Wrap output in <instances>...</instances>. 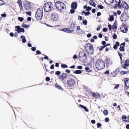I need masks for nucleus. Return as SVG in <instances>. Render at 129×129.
<instances>
[{
    "mask_svg": "<svg viewBox=\"0 0 129 129\" xmlns=\"http://www.w3.org/2000/svg\"><path fill=\"white\" fill-rule=\"evenodd\" d=\"M83 23L84 25H86L87 24V20H84L83 22Z\"/></svg>",
    "mask_w": 129,
    "mask_h": 129,
    "instance_id": "a18cd8bd",
    "label": "nucleus"
},
{
    "mask_svg": "<svg viewBox=\"0 0 129 129\" xmlns=\"http://www.w3.org/2000/svg\"><path fill=\"white\" fill-rule=\"evenodd\" d=\"M36 52L37 54H41V52L39 50L36 51Z\"/></svg>",
    "mask_w": 129,
    "mask_h": 129,
    "instance_id": "3c124183",
    "label": "nucleus"
},
{
    "mask_svg": "<svg viewBox=\"0 0 129 129\" xmlns=\"http://www.w3.org/2000/svg\"><path fill=\"white\" fill-rule=\"evenodd\" d=\"M60 73L61 72L59 71H57L55 72V75L57 76L59 75Z\"/></svg>",
    "mask_w": 129,
    "mask_h": 129,
    "instance_id": "e433bc0d",
    "label": "nucleus"
},
{
    "mask_svg": "<svg viewBox=\"0 0 129 129\" xmlns=\"http://www.w3.org/2000/svg\"><path fill=\"white\" fill-rule=\"evenodd\" d=\"M21 26L24 28H28V27H29V25H27L23 23L22 24V25Z\"/></svg>",
    "mask_w": 129,
    "mask_h": 129,
    "instance_id": "c756f323",
    "label": "nucleus"
},
{
    "mask_svg": "<svg viewBox=\"0 0 129 129\" xmlns=\"http://www.w3.org/2000/svg\"><path fill=\"white\" fill-rule=\"evenodd\" d=\"M55 6L56 9L60 11L63 10L66 8L65 4L59 1H57L55 2Z\"/></svg>",
    "mask_w": 129,
    "mask_h": 129,
    "instance_id": "f257e3e1",
    "label": "nucleus"
},
{
    "mask_svg": "<svg viewBox=\"0 0 129 129\" xmlns=\"http://www.w3.org/2000/svg\"><path fill=\"white\" fill-rule=\"evenodd\" d=\"M76 74H81L82 73V71L80 70H76L74 72Z\"/></svg>",
    "mask_w": 129,
    "mask_h": 129,
    "instance_id": "cd10ccee",
    "label": "nucleus"
},
{
    "mask_svg": "<svg viewBox=\"0 0 129 129\" xmlns=\"http://www.w3.org/2000/svg\"><path fill=\"white\" fill-rule=\"evenodd\" d=\"M20 38L22 39V41L23 43H25L26 42V40L25 38V37L23 35H22L20 36Z\"/></svg>",
    "mask_w": 129,
    "mask_h": 129,
    "instance_id": "a878e982",
    "label": "nucleus"
},
{
    "mask_svg": "<svg viewBox=\"0 0 129 129\" xmlns=\"http://www.w3.org/2000/svg\"><path fill=\"white\" fill-rule=\"evenodd\" d=\"M127 71H122L120 72L121 74L123 75L126 74L127 73Z\"/></svg>",
    "mask_w": 129,
    "mask_h": 129,
    "instance_id": "473e14b6",
    "label": "nucleus"
},
{
    "mask_svg": "<svg viewBox=\"0 0 129 129\" xmlns=\"http://www.w3.org/2000/svg\"><path fill=\"white\" fill-rule=\"evenodd\" d=\"M114 18L113 15L110 16L109 18V20L110 21H113L114 20Z\"/></svg>",
    "mask_w": 129,
    "mask_h": 129,
    "instance_id": "bb28decb",
    "label": "nucleus"
},
{
    "mask_svg": "<svg viewBox=\"0 0 129 129\" xmlns=\"http://www.w3.org/2000/svg\"><path fill=\"white\" fill-rule=\"evenodd\" d=\"M125 63H126L129 66V60L128 59L126 60L125 61Z\"/></svg>",
    "mask_w": 129,
    "mask_h": 129,
    "instance_id": "49530a36",
    "label": "nucleus"
},
{
    "mask_svg": "<svg viewBox=\"0 0 129 129\" xmlns=\"http://www.w3.org/2000/svg\"><path fill=\"white\" fill-rule=\"evenodd\" d=\"M58 16L56 13H52L51 16V19L54 21H57L58 20Z\"/></svg>",
    "mask_w": 129,
    "mask_h": 129,
    "instance_id": "9b49d317",
    "label": "nucleus"
},
{
    "mask_svg": "<svg viewBox=\"0 0 129 129\" xmlns=\"http://www.w3.org/2000/svg\"><path fill=\"white\" fill-rule=\"evenodd\" d=\"M79 55L80 57H83L84 56H85V57L86 56V54L85 53L82 52H80L79 54Z\"/></svg>",
    "mask_w": 129,
    "mask_h": 129,
    "instance_id": "5701e85b",
    "label": "nucleus"
},
{
    "mask_svg": "<svg viewBox=\"0 0 129 129\" xmlns=\"http://www.w3.org/2000/svg\"><path fill=\"white\" fill-rule=\"evenodd\" d=\"M53 8V5L50 2H46L44 4V8L45 11L48 12L51 10Z\"/></svg>",
    "mask_w": 129,
    "mask_h": 129,
    "instance_id": "39448f33",
    "label": "nucleus"
},
{
    "mask_svg": "<svg viewBox=\"0 0 129 129\" xmlns=\"http://www.w3.org/2000/svg\"><path fill=\"white\" fill-rule=\"evenodd\" d=\"M5 4L4 2L2 0H0V6H2V5H4Z\"/></svg>",
    "mask_w": 129,
    "mask_h": 129,
    "instance_id": "ea45409f",
    "label": "nucleus"
},
{
    "mask_svg": "<svg viewBox=\"0 0 129 129\" xmlns=\"http://www.w3.org/2000/svg\"><path fill=\"white\" fill-rule=\"evenodd\" d=\"M128 66H129L128 65V64H127L126 63H125L124 64L123 66L122 67V68L124 69H126V67H128Z\"/></svg>",
    "mask_w": 129,
    "mask_h": 129,
    "instance_id": "2f4dec72",
    "label": "nucleus"
},
{
    "mask_svg": "<svg viewBox=\"0 0 129 129\" xmlns=\"http://www.w3.org/2000/svg\"><path fill=\"white\" fill-rule=\"evenodd\" d=\"M24 7L27 10H29L31 8L30 5L28 3H25L24 5Z\"/></svg>",
    "mask_w": 129,
    "mask_h": 129,
    "instance_id": "2eb2a0df",
    "label": "nucleus"
},
{
    "mask_svg": "<svg viewBox=\"0 0 129 129\" xmlns=\"http://www.w3.org/2000/svg\"><path fill=\"white\" fill-rule=\"evenodd\" d=\"M124 80L125 83V86L124 89L127 90L129 88V78H125Z\"/></svg>",
    "mask_w": 129,
    "mask_h": 129,
    "instance_id": "9d476101",
    "label": "nucleus"
},
{
    "mask_svg": "<svg viewBox=\"0 0 129 129\" xmlns=\"http://www.w3.org/2000/svg\"><path fill=\"white\" fill-rule=\"evenodd\" d=\"M103 30L104 32H106L108 31V29L106 28H103Z\"/></svg>",
    "mask_w": 129,
    "mask_h": 129,
    "instance_id": "13d9d810",
    "label": "nucleus"
},
{
    "mask_svg": "<svg viewBox=\"0 0 129 129\" xmlns=\"http://www.w3.org/2000/svg\"><path fill=\"white\" fill-rule=\"evenodd\" d=\"M19 6L20 10H22L23 9V7H22V4H19Z\"/></svg>",
    "mask_w": 129,
    "mask_h": 129,
    "instance_id": "603ef678",
    "label": "nucleus"
},
{
    "mask_svg": "<svg viewBox=\"0 0 129 129\" xmlns=\"http://www.w3.org/2000/svg\"><path fill=\"white\" fill-rule=\"evenodd\" d=\"M85 45L86 50H88V51H87V50H86L88 53L90 55L93 54L94 52V50L92 45L90 43H87L85 44Z\"/></svg>",
    "mask_w": 129,
    "mask_h": 129,
    "instance_id": "423d86ee",
    "label": "nucleus"
},
{
    "mask_svg": "<svg viewBox=\"0 0 129 129\" xmlns=\"http://www.w3.org/2000/svg\"><path fill=\"white\" fill-rule=\"evenodd\" d=\"M108 26L109 27V29L110 30H111L112 29V26L111 25L109 24L108 25Z\"/></svg>",
    "mask_w": 129,
    "mask_h": 129,
    "instance_id": "6e6d98bb",
    "label": "nucleus"
},
{
    "mask_svg": "<svg viewBox=\"0 0 129 129\" xmlns=\"http://www.w3.org/2000/svg\"><path fill=\"white\" fill-rule=\"evenodd\" d=\"M77 68L78 69H82V67L81 66H79L77 67Z\"/></svg>",
    "mask_w": 129,
    "mask_h": 129,
    "instance_id": "864d4df0",
    "label": "nucleus"
},
{
    "mask_svg": "<svg viewBox=\"0 0 129 129\" xmlns=\"http://www.w3.org/2000/svg\"><path fill=\"white\" fill-rule=\"evenodd\" d=\"M61 67L62 68H67L68 67V66L66 64H61Z\"/></svg>",
    "mask_w": 129,
    "mask_h": 129,
    "instance_id": "f704fd0d",
    "label": "nucleus"
},
{
    "mask_svg": "<svg viewBox=\"0 0 129 129\" xmlns=\"http://www.w3.org/2000/svg\"><path fill=\"white\" fill-rule=\"evenodd\" d=\"M119 84H117L114 87V89H117L119 87Z\"/></svg>",
    "mask_w": 129,
    "mask_h": 129,
    "instance_id": "774afa93",
    "label": "nucleus"
},
{
    "mask_svg": "<svg viewBox=\"0 0 129 129\" xmlns=\"http://www.w3.org/2000/svg\"><path fill=\"white\" fill-rule=\"evenodd\" d=\"M79 106L81 108H82L86 112H87L89 111V110L88 109H87L86 107L82 105L81 104H80L79 105Z\"/></svg>",
    "mask_w": 129,
    "mask_h": 129,
    "instance_id": "4be33fe9",
    "label": "nucleus"
},
{
    "mask_svg": "<svg viewBox=\"0 0 129 129\" xmlns=\"http://www.w3.org/2000/svg\"><path fill=\"white\" fill-rule=\"evenodd\" d=\"M67 84L70 89L74 87L76 84V82L75 79L73 78H70L67 81Z\"/></svg>",
    "mask_w": 129,
    "mask_h": 129,
    "instance_id": "7ed1b4c3",
    "label": "nucleus"
},
{
    "mask_svg": "<svg viewBox=\"0 0 129 129\" xmlns=\"http://www.w3.org/2000/svg\"><path fill=\"white\" fill-rule=\"evenodd\" d=\"M114 0H105V2L108 5H110L113 3Z\"/></svg>",
    "mask_w": 129,
    "mask_h": 129,
    "instance_id": "6ab92c4d",
    "label": "nucleus"
},
{
    "mask_svg": "<svg viewBox=\"0 0 129 129\" xmlns=\"http://www.w3.org/2000/svg\"><path fill=\"white\" fill-rule=\"evenodd\" d=\"M75 9L73 8H72V9L70 10V12L71 14H73L75 12Z\"/></svg>",
    "mask_w": 129,
    "mask_h": 129,
    "instance_id": "4c0bfd02",
    "label": "nucleus"
},
{
    "mask_svg": "<svg viewBox=\"0 0 129 129\" xmlns=\"http://www.w3.org/2000/svg\"><path fill=\"white\" fill-rule=\"evenodd\" d=\"M91 34L90 33L88 34L87 35V36L88 38H90L91 37Z\"/></svg>",
    "mask_w": 129,
    "mask_h": 129,
    "instance_id": "e2e57ef3",
    "label": "nucleus"
},
{
    "mask_svg": "<svg viewBox=\"0 0 129 129\" xmlns=\"http://www.w3.org/2000/svg\"><path fill=\"white\" fill-rule=\"evenodd\" d=\"M105 48V46L104 45L101 48H99V50L100 51H102L103 49Z\"/></svg>",
    "mask_w": 129,
    "mask_h": 129,
    "instance_id": "a19ab883",
    "label": "nucleus"
},
{
    "mask_svg": "<svg viewBox=\"0 0 129 129\" xmlns=\"http://www.w3.org/2000/svg\"><path fill=\"white\" fill-rule=\"evenodd\" d=\"M55 87H56V88L60 90H63V89L61 86L60 85H58V84H55Z\"/></svg>",
    "mask_w": 129,
    "mask_h": 129,
    "instance_id": "393cba45",
    "label": "nucleus"
},
{
    "mask_svg": "<svg viewBox=\"0 0 129 129\" xmlns=\"http://www.w3.org/2000/svg\"><path fill=\"white\" fill-rule=\"evenodd\" d=\"M98 7L100 9H103L104 8V7L100 5H99L98 6Z\"/></svg>",
    "mask_w": 129,
    "mask_h": 129,
    "instance_id": "c9c22d12",
    "label": "nucleus"
},
{
    "mask_svg": "<svg viewBox=\"0 0 129 129\" xmlns=\"http://www.w3.org/2000/svg\"><path fill=\"white\" fill-rule=\"evenodd\" d=\"M117 21H115L114 23L112 25V29L113 30L117 28Z\"/></svg>",
    "mask_w": 129,
    "mask_h": 129,
    "instance_id": "a211bd4d",
    "label": "nucleus"
},
{
    "mask_svg": "<svg viewBox=\"0 0 129 129\" xmlns=\"http://www.w3.org/2000/svg\"><path fill=\"white\" fill-rule=\"evenodd\" d=\"M77 55L75 54L73 56V59H76L77 58Z\"/></svg>",
    "mask_w": 129,
    "mask_h": 129,
    "instance_id": "69168bd1",
    "label": "nucleus"
},
{
    "mask_svg": "<svg viewBox=\"0 0 129 129\" xmlns=\"http://www.w3.org/2000/svg\"><path fill=\"white\" fill-rule=\"evenodd\" d=\"M85 70L87 71H89V67H86L85 68Z\"/></svg>",
    "mask_w": 129,
    "mask_h": 129,
    "instance_id": "680f3d73",
    "label": "nucleus"
},
{
    "mask_svg": "<svg viewBox=\"0 0 129 129\" xmlns=\"http://www.w3.org/2000/svg\"><path fill=\"white\" fill-rule=\"evenodd\" d=\"M121 118L122 119H124V120H126L127 119L125 115L122 116Z\"/></svg>",
    "mask_w": 129,
    "mask_h": 129,
    "instance_id": "09e8293b",
    "label": "nucleus"
},
{
    "mask_svg": "<svg viewBox=\"0 0 129 129\" xmlns=\"http://www.w3.org/2000/svg\"><path fill=\"white\" fill-rule=\"evenodd\" d=\"M91 122L92 124H94L95 123V121L94 120H92L91 121Z\"/></svg>",
    "mask_w": 129,
    "mask_h": 129,
    "instance_id": "338daca9",
    "label": "nucleus"
},
{
    "mask_svg": "<svg viewBox=\"0 0 129 129\" xmlns=\"http://www.w3.org/2000/svg\"><path fill=\"white\" fill-rule=\"evenodd\" d=\"M105 121L106 122H108L109 121V119L108 117H106L105 119Z\"/></svg>",
    "mask_w": 129,
    "mask_h": 129,
    "instance_id": "0e129e2a",
    "label": "nucleus"
},
{
    "mask_svg": "<svg viewBox=\"0 0 129 129\" xmlns=\"http://www.w3.org/2000/svg\"><path fill=\"white\" fill-rule=\"evenodd\" d=\"M119 45L120 43L118 41L116 42L115 45L113 47V48L115 50L117 49L118 47L119 46Z\"/></svg>",
    "mask_w": 129,
    "mask_h": 129,
    "instance_id": "aec40b11",
    "label": "nucleus"
},
{
    "mask_svg": "<svg viewBox=\"0 0 129 129\" xmlns=\"http://www.w3.org/2000/svg\"><path fill=\"white\" fill-rule=\"evenodd\" d=\"M18 20L21 22H22L24 20L23 18L22 17H18Z\"/></svg>",
    "mask_w": 129,
    "mask_h": 129,
    "instance_id": "58836bf2",
    "label": "nucleus"
},
{
    "mask_svg": "<svg viewBox=\"0 0 129 129\" xmlns=\"http://www.w3.org/2000/svg\"><path fill=\"white\" fill-rule=\"evenodd\" d=\"M113 38L115 39H116L117 38V36L115 34H114L113 36Z\"/></svg>",
    "mask_w": 129,
    "mask_h": 129,
    "instance_id": "c03bdc74",
    "label": "nucleus"
},
{
    "mask_svg": "<svg viewBox=\"0 0 129 129\" xmlns=\"http://www.w3.org/2000/svg\"><path fill=\"white\" fill-rule=\"evenodd\" d=\"M116 3L113 6V7L114 9H116L117 7L119 8H121L120 0H115Z\"/></svg>",
    "mask_w": 129,
    "mask_h": 129,
    "instance_id": "f8f14e48",
    "label": "nucleus"
},
{
    "mask_svg": "<svg viewBox=\"0 0 129 129\" xmlns=\"http://www.w3.org/2000/svg\"><path fill=\"white\" fill-rule=\"evenodd\" d=\"M91 94L92 96L94 97L95 98H98V97L99 98H100L99 94H98V93H95L94 92H92Z\"/></svg>",
    "mask_w": 129,
    "mask_h": 129,
    "instance_id": "f3484780",
    "label": "nucleus"
},
{
    "mask_svg": "<svg viewBox=\"0 0 129 129\" xmlns=\"http://www.w3.org/2000/svg\"><path fill=\"white\" fill-rule=\"evenodd\" d=\"M77 7V3L75 2H72L71 5V7L72 8L76 9Z\"/></svg>",
    "mask_w": 129,
    "mask_h": 129,
    "instance_id": "4468645a",
    "label": "nucleus"
},
{
    "mask_svg": "<svg viewBox=\"0 0 129 129\" xmlns=\"http://www.w3.org/2000/svg\"><path fill=\"white\" fill-rule=\"evenodd\" d=\"M15 28H17L16 30L18 31L19 33H20V27L19 26H15Z\"/></svg>",
    "mask_w": 129,
    "mask_h": 129,
    "instance_id": "c85d7f7f",
    "label": "nucleus"
},
{
    "mask_svg": "<svg viewBox=\"0 0 129 129\" xmlns=\"http://www.w3.org/2000/svg\"><path fill=\"white\" fill-rule=\"evenodd\" d=\"M68 77V74L66 73H62L60 75L59 77V79L61 81H63L67 79Z\"/></svg>",
    "mask_w": 129,
    "mask_h": 129,
    "instance_id": "6e6552de",
    "label": "nucleus"
},
{
    "mask_svg": "<svg viewBox=\"0 0 129 129\" xmlns=\"http://www.w3.org/2000/svg\"><path fill=\"white\" fill-rule=\"evenodd\" d=\"M121 6L125 9H127L128 8V6L127 4L125 2H122L121 5Z\"/></svg>",
    "mask_w": 129,
    "mask_h": 129,
    "instance_id": "dca6fc26",
    "label": "nucleus"
},
{
    "mask_svg": "<svg viewBox=\"0 0 129 129\" xmlns=\"http://www.w3.org/2000/svg\"><path fill=\"white\" fill-rule=\"evenodd\" d=\"M91 9V8L90 7H88L87 9L85 10L86 11L90 10Z\"/></svg>",
    "mask_w": 129,
    "mask_h": 129,
    "instance_id": "37998d69",
    "label": "nucleus"
},
{
    "mask_svg": "<svg viewBox=\"0 0 129 129\" xmlns=\"http://www.w3.org/2000/svg\"><path fill=\"white\" fill-rule=\"evenodd\" d=\"M95 66L97 69L99 70H101L103 69L105 67V64L103 60L99 59L96 61Z\"/></svg>",
    "mask_w": 129,
    "mask_h": 129,
    "instance_id": "f03ea898",
    "label": "nucleus"
},
{
    "mask_svg": "<svg viewBox=\"0 0 129 129\" xmlns=\"http://www.w3.org/2000/svg\"><path fill=\"white\" fill-rule=\"evenodd\" d=\"M26 14L29 15L31 16V13L30 11L27 12H26Z\"/></svg>",
    "mask_w": 129,
    "mask_h": 129,
    "instance_id": "5fc2aeb1",
    "label": "nucleus"
},
{
    "mask_svg": "<svg viewBox=\"0 0 129 129\" xmlns=\"http://www.w3.org/2000/svg\"><path fill=\"white\" fill-rule=\"evenodd\" d=\"M89 4L91 5L93 7H95V2L92 1H90L89 2Z\"/></svg>",
    "mask_w": 129,
    "mask_h": 129,
    "instance_id": "b1692460",
    "label": "nucleus"
},
{
    "mask_svg": "<svg viewBox=\"0 0 129 129\" xmlns=\"http://www.w3.org/2000/svg\"><path fill=\"white\" fill-rule=\"evenodd\" d=\"M20 32H22V33H24V29L23 28H20Z\"/></svg>",
    "mask_w": 129,
    "mask_h": 129,
    "instance_id": "de8ad7c7",
    "label": "nucleus"
},
{
    "mask_svg": "<svg viewBox=\"0 0 129 129\" xmlns=\"http://www.w3.org/2000/svg\"><path fill=\"white\" fill-rule=\"evenodd\" d=\"M97 127L98 128H99L100 126H101V123H98L97 124Z\"/></svg>",
    "mask_w": 129,
    "mask_h": 129,
    "instance_id": "8fccbe9b",
    "label": "nucleus"
},
{
    "mask_svg": "<svg viewBox=\"0 0 129 129\" xmlns=\"http://www.w3.org/2000/svg\"><path fill=\"white\" fill-rule=\"evenodd\" d=\"M108 111L107 110H104L103 112L104 114L105 115H107L108 114Z\"/></svg>",
    "mask_w": 129,
    "mask_h": 129,
    "instance_id": "7c9ffc66",
    "label": "nucleus"
},
{
    "mask_svg": "<svg viewBox=\"0 0 129 129\" xmlns=\"http://www.w3.org/2000/svg\"><path fill=\"white\" fill-rule=\"evenodd\" d=\"M118 54L119 56H120V60H121L122 59V54L121 53H120L119 52H118Z\"/></svg>",
    "mask_w": 129,
    "mask_h": 129,
    "instance_id": "79ce46f5",
    "label": "nucleus"
},
{
    "mask_svg": "<svg viewBox=\"0 0 129 129\" xmlns=\"http://www.w3.org/2000/svg\"><path fill=\"white\" fill-rule=\"evenodd\" d=\"M77 32L80 35L84 34L85 33L84 31L83 30H81L80 31Z\"/></svg>",
    "mask_w": 129,
    "mask_h": 129,
    "instance_id": "72a5a7b5",
    "label": "nucleus"
},
{
    "mask_svg": "<svg viewBox=\"0 0 129 129\" xmlns=\"http://www.w3.org/2000/svg\"><path fill=\"white\" fill-rule=\"evenodd\" d=\"M31 50L33 51H35L36 50V48L35 47H33L31 48Z\"/></svg>",
    "mask_w": 129,
    "mask_h": 129,
    "instance_id": "052dcab7",
    "label": "nucleus"
},
{
    "mask_svg": "<svg viewBox=\"0 0 129 129\" xmlns=\"http://www.w3.org/2000/svg\"><path fill=\"white\" fill-rule=\"evenodd\" d=\"M122 24L121 26L120 29L121 31L123 33H126L128 31L127 26L124 23H122Z\"/></svg>",
    "mask_w": 129,
    "mask_h": 129,
    "instance_id": "1a4fd4ad",
    "label": "nucleus"
},
{
    "mask_svg": "<svg viewBox=\"0 0 129 129\" xmlns=\"http://www.w3.org/2000/svg\"><path fill=\"white\" fill-rule=\"evenodd\" d=\"M43 10L42 8H38L35 14V17L38 20H41L43 15Z\"/></svg>",
    "mask_w": 129,
    "mask_h": 129,
    "instance_id": "20e7f679",
    "label": "nucleus"
},
{
    "mask_svg": "<svg viewBox=\"0 0 129 129\" xmlns=\"http://www.w3.org/2000/svg\"><path fill=\"white\" fill-rule=\"evenodd\" d=\"M50 80V78L48 77H47L46 78V81H48Z\"/></svg>",
    "mask_w": 129,
    "mask_h": 129,
    "instance_id": "4d7b16f0",
    "label": "nucleus"
},
{
    "mask_svg": "<svg viewBox=\"0 0 129 129\" xmlns=\"http://www.w3.org/2000/svg\"><path fill=\"white\" fill-rule=\"evenodd\" d=\"M125 42L122 43L120 45L119 49L120 51H124V47L125 46Z\"/></svg>",
    "mask_w": 129,
    "mask_h": 129,
    "instance_id": "ddd939ff",
    "label": "nucleus"
},
{
    "mask_svg": "<svg viewBox=\"0 0 129 129\" xmlns=\"http://www.w3.org/2000/svg\"><path fill=\"white\" fill-rule=\"evenodd\" d=\"M129 16L125 12H124L121 15L120 18L122 23H124L129 18Z\"/></svg>",
    "mask_w": 129,
    "mask_h": 129,
    "instance_id": "0eeeda50",
    "label": "nucleus"
},
{
    "mask_svg": "<svg viewBox=\"0 0 129 129\" xmlns=\"http://www.w3.org/2000/svg\"><path fill=\"white\" fill-rule=\"evenodd\" d=\"M17 3L18 5L22 4V2L21 0H18L17 1Z\"/></svg>",
    "mask_w": 129,
    "mask_h": 129,
    "instance_id": "bf43d9fd",
    "label": "nucleus"
},
{
    "mask_svg": "<svg viewBox=\"0 0 129 129\" xmlns=\"http://www.w3.org/2000/svg\"><path fill=\"white\" fill-rule=\"evenodd\" d=\"M61 30L63 31L66 33H70L72 31H73V30L71 31L68 28H64L63 29H61Z\"/></svg>",
    "mask_w": 129,
    "mask_h": 129,
    "instance_id": "412c9836",
    "label": "nucleus"
}]
</instances>
